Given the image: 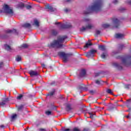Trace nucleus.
<instances>
[{"mask_svg": "<svg viewBox=\"0 0 131 131\" xmlns=\"http://www.w3.org/2000/svg\"><path fill=\"white\" fill-rule=\"evenodd\" d=\"M95 83H96L97 84H100L101 80H95Z\"/></svg>", "mask_w": 131, "mask_h": 131, "instance_id": "nucleus-38", "label": "nucleus"}, {"mask_svg": "<svg viewBox=\"0 0 131 131\" xmlns=\"http://www.w3.org/2000/svg\"><path fill=\"white\" fill-rule=\"evenodd\" d=\"M3 8L4 10V13L6 14H9V15H11V16H13V15H14V11H13V9H10L9 5L5 4L4 5Z\"/></svg>", "mask_w": 131, "mask_h": 131, "instance_id": "nucleus-5", "label": "nucleus"}, {"mask_svg": "<svg viewBox=\"0 0 131 131\" xmlns=\"http://www.w3.org/2000/svg\"><path fill=\"white\" fill-rule=\"evenodd\" d=\"M83 91H88V87L86 86L85 85H84L83 88Z\"/></svg>", "mask_w": 131, "mask_h": 131, "instance_id": "nucleus-47", "label": "nucleus"}, {"mask_svg": "<svg viewBox=\"0 0 131 131\" xmlns=\"http://www.w3.org/2000/svg\"><path fill=\"white\" fill-rule=\"evenodd\" d=\"M2 102H0V106H5L8 102L10 101V98H3L2 99Z\"/></svg>", "mask_w": 131, "mask_h": 131, "instance_id": "nucleus-10", "label": "nucleus"}, {"mask_svg": "<svg viewBox=\"0 0 131 131\" xmlns=\"http://www.w3.org/2000/svg\"><path fill=\"white\" fill-rule=\"evenodd\" d=\"M28 73L29 74H30L31 77H32L33 76H38V72L36 71L31 70L28 72Z\"/></svg>", "mask_w": 131, "mask_h": 131, "instance_id": "nucleus-12", "label": "nucleus"}, {"mask_svg": "<svg viewBox=\"0 0 131 131\" xmlns=\"http://www.w3.org/2000/svg\"><path fill=\"white\" fill-rule=\"evenodd\" d=\"M71 27H72V26L70 24H62L60 26V29H66L67 28H71Z\"/></svg>", "mask_w": 131, "mask_h": 131, "instance_id": "nucleus-9", "label": "nucleus"}, {"mask_svg": "<svg viewBox=\"0 0 131 131\" xmlns=\"http://www.w3.org/2000/svg\"><path fill=\"white\" fill-rule=\"evenodd\" d=\"M59 98L61 99V100H63V96H60Z\"/></svg>", "mask_w": 131, "mask_h": 131, "instance_id": "nucleus-58", "label": "nucleus"}, {"mask_svg": "<svg viewBox=\"0 0 131 131\" xmlns=\"http://www.w3.org/2000/svg\"><path fill=\"white\" fill-rule=\"evenodd\" d=\"M93 46L92 43H86L85 45L84 46V49H88L89 47Z\"/></svg>", "mask_w": 131, "mask_h": 131, "instance_id": "nucleus-29", "label": "nucleus"}, {"mask_svg": "<svg viewBox=\"0 0 131 131\" xmlns=\"http://www.w3.org/2000/svg\"><path fill=\"white\" fill-rule=\"evenodd\" d=\"M85 74H86V71L85 69H82L81 70L79 75L80 77H83Z\"/></svg>", "mask_w": 131, "mask_h": 131, "instance_id": "nucleus-14", "label": "nucleus"}, {"mask_svg": "<svg viewBox=\"0 0 131 131\" xmlns=\"http://www.w3.org/2000/svg\"><path fill=\"white\" fill-rule=\"evenodd\" d=\"M112 109H114V107H110V108L108 109L109 111H111V110H112Z\"/></svg>", "mask_w": 131, "mask_h": 131, "instance_id": "nucleus-52", "label": "nucleus"}, {"mask_svg": "<svg viewBox=\"0 0 131 131\" xmlns=\"http://www.w3.org/2000/svg\"><path fill=\"white\" fill-rule=\"evenodd\" d=\"M118 102H119V101H117L115 102V104H117V103H118Z\"/></svg>", "mask_w": 131, "mask_h": 131, "instance_id": "nucleus-59", "label": "nucleus"}, {"mask_svg": "<svg viewBox=\"0 0 131 131\" xmlns=\"http://www.w3.org/2000/svg\"><path fill=\"white\" fill-rule=\"evenodd\" d=\"M113 3L115 5H117V4H118V1L117 0H114Z\"/></svg>", "mask_w": 131, "mask_h": 131, "instance_id": "nucleus-44", "label": "nucleus"}, {"mask_svg": "<svg viewBox=\"0 0 131 131\" xmlns=\"http://www.w3.org/2000/svg\"><path fill=\"white\" fill-rule=\"evenodd\" d=\"M58 55L59 57H62L63 62L66 63L68 61V58L70 56H72V54H66L64 52H60L58 53Z\"/></svg>", "mask_w": 131, "mask_h": 131, "instance_id": "nucleus-4", "label": "nucleus"}, {"mask_svg": "<svg viewBox=\"0 0 131 131\" xmlns=\"http://www.w3.org/2000/svg\"><path fill=\"white\" fill-rule=\"evenodd\" d=\"M72 107L71 106V104H68L66 106V110L67 111H71L72 110Z\"/></svg>", "mask_w": 131, "mask_h": 131, "instance_id": "nucleus-20", "label": "nucleus"}, {"mask_svg": "<svg viewBox=\"0 0 131 131\" xmlns=\"http://www.w3.org/2000/svg\"><path fill=\"white\" fill-rule=\"evenodd\" d=\"M63 131H70V129L67 128V129H64Z\"/></svg>", "mask_w": 131, "mask_h": 131, "instance_id": "nucleus-51", "label": "nucleus"}, {"mask_svg": "<svg viewBox=\"0 0 131 131\" xmlns=\"http://www.w3.org/2000/svg\"><path fill=\"white\" fill-rule=\"evenodd\" d=\"M46 114L48 116H49V115H52V112L50 111H47L45 112Z\"/></svg>", "mask_w": 131, "mask_h": 131, "instance_id": "nucleus-35", "label": "nucleus"}, {"mask_svg": "<svg viewBox=\"0 0 131 131\" xmlns=\"http://www.w3.org/2000/svg\"><path fill=\"white\" fill-rule=\"evenodd\" d=\"M34 23L35 25L36 26V27H39V22H38V20H35L34 21Z\"/></svg>", "mask_w": 131, "mask_h": 131, "instance_id": "nucleus-31", "label": "nucleus"}, {"mask_svg": "<svg viewBox=\"0 0 131 131\" xmlns=\"http://www.w3.org/2000/svg\"><path fill=\"white\" fill-rule=\"evenodd\" d=\"M42 67H45L46 66V65L45 64H42Z\"/></svg>", "mask_w": 131, "mask_h": 131, "instance_id": "nucleus-61", "label": "nucleus"}, {"mask_svg": "<svg viewBox=\"0 0 131 131\" xmlns=\"http://www.w3.org/2000/svg\"><path fill=\"white\" fill-rule=\"evenodd\" d=\"M84 86V85L83 84H82L81 85H79L78 87V91H82L83 90V87Z\"/></svg>", "mask_w": 131, "mask_h": 131, "instance_id": "nucleus-34", "label": "nucleus"}, {"mask_svg": "<svg viewBox=\"0 0 131 131\" xmlns=\"http://www.w3.org/2000/svg\"><path fill=\"white\" fill-rule=\"evenodd\" d=\"M22 98H23V95L20 94L17 97L16 99H17V100H21Z\"/></svg>", "mask_w": 131, "mask_h": 131, "instance_id": "nucleus-36", "label": "nucleus"}, {"mask_svg": "<svg viewBox=\"0 0 131 131\" xmlns=\"http://www.w3.org/2000/svg\"><path fill=\"white\" fill-rule=\"evenodd\" d=\"M102 73L101 72H99V73H97L95 74V77H97V76H99L100 75H101Z\"/></svg>", "mask_w": 131, "mask_h": 131, "instance_id": "nucleus-45", "label": "nucleus"}, {"mask_svg": "<svg viewBox=\"0 0 131 131\" xmlns=\"http://www.w3.org/2000/svg\"><path fill=\"white\" fill-rule=\"evenodd\" d=\"M59 24H60V23L59 22L55 23V25H59Z\"/></svg>", "mask_w": 131, "mask_h": 131, "instance_id": "nucleus-56", "label": "nucleus"}, {"mask_svg": "<svg viewBox=\"0 0 131 131\" xmlns=\"http://www.w3.org/2000/svg\"><path fill=\"white\" fill-rule=\"evenodd\" d=\"M126 118H128L129 117L128 115H127V116H126Z\"/></svg>", "mask_w": 131, "mask_h": 131, "instance_id": "nucleus-62", "label": "nucleus"}, {"mask_svg": "<svg viewBox=\"0 0 131 131\" xmlns=\"http://www.w3.org/2000/svg\"><path fill=\"white\" fill-rule=\"evenodd\" d=\"M22 27H24V28H31V25L29 23H25L22 25Z\"/></svg>", "mask_w": 131, "mask_h": 131, "instance_id": "nucleus-17", "label": "nucleus"}, {"mask_svg": "<svg viewBox=\"0 0 131 131\" xmlns=\"http://www.w3.org/2000/svg\"><path fill=\"white\" fill-rule=\"evenodd\" d=\"M103 28H109L110 27V25L108 24H105L102 25Z\"/></svg>", "mask_w": 131, "mask_h": 131, "instance_id": "nucleus-32", "label": "nucleus"}, {"mask_svg": "<svg viewBox=\"0 0 131 131\" xmlns=\"http://www.w3.org/2000/svg\"><path fill=\"white\" fill-rule=\"evenodd\" d=\"M90 93L91 95H94V94H95V93H96V91H94V90H90Z\"/></svg>", "mask_w": 131, "mask_h": 131, "instance_id": "nucleus-40", "label": "nucleus"}, {"mask_svg": "<svg viewBox=\"0 0 131 131\" xmlns=\"http://www.w3.org/2000/svg\"><path fill=\"white\" fill-rule=\"evenodd\" d=\"M17 117H18V115L16 114H14L11 116V121H14V120H15V119H17Z\"/></svg>", "mask_w": 131, "mask_h": 131, "instance_id": "nucleus-19", "label": "nucleus"}, {"mask_svg": "<svg viewBox=\"0 0 131 131\" xmlns=\"http://www.w3.org/2000/svg\"><path fill=\"white\" fill-rule=\"evenodd\" d=\"M84 22H89V21H90V19L84 18Z\"/></svg>", "mask_w": 131, "mask_h": 131, "instance_id": "nucleus-48", "label": "nucleus"}, {"mask_svg": "<svg viewBox=\"0 0 131 131\" xmlns=\"http://www.w3.org/2000/svg\"><path fill=\"white\" fill-rule=\"evenodd\" d=\"M100 33H101V31L100 30H96V34L97 35H99V34H100Z\"/></svg>", "mask_w": 131, "mask_h": 131, "instance_id": "nucleus-43", "label": "nucleus"}, {"mask_svg": "<svg viewBox=\"0 0 131 131\" xmlns=\"http://www.w3.org/2000/svg\"><path fill=\"white\" fill-rule=\"evenodd\" d=\"M96 53H97V50L92 49L86 54V56L88 58H93V57L95 56Z\"/></svg>", "mask_w": 131, "mask_h": 131, "instance_id": "nucleus-7", "label": "nucleus"}, {"mask_svg": "<svg viewBox=\"0 0 131 131\" xmlns=\"http://www.w3.org/2000/svg\"><path fill=\"white\" fill-rule=\"evenodd\" d=\"M19 49H27L28 45L27 44L24 43L19 47Z\"/></svg>", "mask_w": 131, "mask_h": 131, "instance_id": "nucleus-24", "label": "nucleus"}, {"mask_svg": "<svg viewBox=\"0 0 131 131\" xmlns=\"http://www.w3.org/2000/svg\"><path fill=\"white\" fill-rule=\"evenodd\" d=\"M106 93L107 94H110V95H113V92H112V90L110 89H108L106 90Z\"/></svg>", "mask_w": 131, "mask_h": 131, "instance_id": "nucleus-30", "label": "nucleus"}, {"mask_svg": "<svg viewBox=\"0 0 131 131\" xmlns=\"http://www.w3.org/2000/svg\"><path fill=\"white\" fill-rule=\"evenodd\" d=\"M88 113L90 115L89 118H91L92 119H93V118H94V115H95V114H94L95 113V112L92 111L91 112H88Z\"/></svg>", "mask_w": 131, "mask_h": 131, "instance_id": "nucleus-25", "label": "nucleus"}, {"mask_svg": "<svg viewBox=\"0 0 131 131\" xmlns=\"http://www.w3.org/2000/svg\"><path fill=\"white\" fill-rule=\"evenodd\" d=\"M128 115L129 117H130V115H131L130 113H129V114H128Z\"/></svg>", "mask_w": 131, "mask_h": 131, "instance_id": "nucleus-63", "label": "nucleus"}, {"mask_svg": "<svg viewBox=\"0 0 131 131\" xmlns=\"http://www.w3.org/2000/svg\"><path fill=\"white\" fill-rule=\"evenodd\" d=\"M98 49L102 52L106 51V46L103 45H99Z\"/></svg>", "mask_w": 131, "mask_h": 131, "instance_id": "nucleus-15", "label": "nucleus"}, {"mask_svg": "<svg viewBox=\"0 0 131 131\" xmlns=\"http://www.w3.org/2000/svg\"><path fill=\"white\" fill-rule=\"evenodd\" d=\"M3 67H4V62H0V69L1 68H3Z\"/></svg>", "mask_w": 131, "mask_h": 131, "instance_id": "nucleus-41", "label": "nucleus"}, {"mask_svg": "<svg viewBox=\"0 0 131 131\" xmlns=\"http://www.w3.org/2000/svg\"><path fill=\"white\" fill-rule=\"evenodd\" d=\"M107 56H108V54L107 53V52H103L101 54V57L102 58V59H106V57H107Z\"/></svg>", "mask_w": 131, "mask_h": 131, "instance_id": "nucleus-23", "label": "nucleus"}, {"mask_svg": "<svg viewBox=\"0 0 131 131\" xmlns=\"http://www.w3.org/2000/svg\"><path fill=\"white\" fill-rule=\"evenodd\" d=\"M123 48H124V45H120V46H119L120 50H122L123 49Z\"/></svg>", "mask_w": 131, "mask_h": 131, "instance_id": "nucleus-42", "label": "nucleus"}, {"mask_svg": "<svg viewBox=\"0 0 131 131\" xmlns=\"http://www.w3.org/2000/svg\"><path fill=\"white\" fill-rule=\"evenodd\" d=\"M6 33H10V34H16L18 35V31H17V30L13 29V30H7L6 31Z\"/></svg>", "mask_w": 131, "mask_h": 131, "instance_id": "nucleus-11", "label": "nucleus"}, {"mask_svg": "<svg viewBox=\"0 0 131 131\" xmlns=\"http://www.w3.org/2000/svg\"><path fill=\"white\" fill-rule=\"evenodd\" d=\"M47 9H48V10H50L51 11V12H54V11H55L54 10V8H53V7H52L51 6H47Z\"/></svg>", "mask_w": 131, "mask_h": 131, "instance_id": "nucleus-33", "label": "nucleus"}, {"mask_svg": "<svg viewBox=\"0 0 131 131\" xmlns=\"http://www.w3.org/2000/svg\"><path fill=\"white\" fill-rule=\"evenodd\" d=\"M51 34L53 36H56L58 35V31L56 30H51Z\"/></svg>", "mask_w": 131, "mask_h": 131, "instance_id": "nucleus-18", "label": "nucleus"}, {"mask_svg": "<svg viewBox=\"0 0 131 131\" xmlns=\"http://www.w3.org/2000/svg\"><path fill=\"white\" fill-rule=\"evenodd\" d=\"M56 92V90L55 89H53L52 91L50 92H49L47 96H50V97H52V96H54V94Z\"/></svg>", "mask_w": 131, "mask_h": 131, "instance_id": "nucleus-21", "label": "nucleus"}, {"mask_svg": "<svg viewBox=\"0 0 131 131\" xmlns=\"http://www.w3.org/2000/svg\"><path fill=\"white\" fill-rule=\"evenodd\" d=\"M67 2L68 3H69V2H71V0H67Z\"/></svg>", "mask_w": 131, "mask_h": 131, "instance_id": "nucleus-60", "label": "nucleus"}, {"mask_svg": "<svg viewBox=\"0 0 131 131\" xmlns=\"http://www.w3.org/2000/svg\"><path fill=\"white\" fill-rule=\"evenodd\" d=\"M4 47L6 51H12V48H11V46L8 45L7 44H5L4 45Z\"/></svg>", "mask_w": 131, "mask_h": 131, "instance_id": "nucleus-22", "label": "nucleus"}, {"mask_svg": "<svg viewBox=\"0 0 131 131\" xmlns=\"http://www.w3.org/2000/svg\"><path fill=\"white\" fill-rule=\"evenodd\" d=\"M64 12L67 13V12H69V10L68 9L66 8V9H64Z\"/></svg>", "mask_w": 131, "mask_h": 131, "instance_id": "nucleus-50", "label": "nucleus"}, {"mask_svg": "<svg viewBox=\"0 0 131 131\" xmlns=\"http://www.w3.org/2000/svg\"><path fill=\"white\" fill-rule=\"evenodd\" d=\"M102 6H103V0H97L93 6H89L86 9V11L84 12V14L88 15V14H91L94 11L98 13V12H100L102 10Z\"/></svg>", "mask_w": 131, "mask_h": 131, "instance_id": "nucleus-1", "label": "nucleus"}, {"mask_svg": "<svg viewBox=\"0 0 131 131\" xmlns=\"http://www.w3.org/2000/svg\"><path fill=\"white\" fill-rule=\"evenodd\" d=\"M26 8L27 10H30L32 8V6H31V5H27L26 6Z\"/></svg>", "mask_w": 131, "mask_h": 131, "instance_id": "nucleus-37", "label": "nucleus"}, {"mask_svg": "<svg viewBox=\"0 0 131 131\" xmlns=\"http://www.w3.org/2000/svg\"><path fill=\"white\" fill-rule=\"evenodd\" d=\"M17 110L18 112H22L23 111V110L24 109V105L21 104L19 106H17Z\"/></svg>", "mask_w": 131, "mask_h": 131, "instance_id": "nucleus-16", "label": "nucleus"}, {"mask_svg": "<svg viewBox=\"0 0 131 131\" xmlns=\"http://www.w3.org/2000/svg\"><path fill=\"white\" fill-rule=\"evenodd\" d=\"M94 25L89 24L88 25L86 26V27H82L80 29V31L81 32H84V31H85V30L89 29V30H91L92 28H93Z\"/></svg>", "mask_w": 131, "mask_h": 131, "instance_id": "nucleus-6", "label": "nucleus"}, {"mask_svg": "<svg viewBox=\"0 0 131 131\" xmlns=\"http://www.w3.org/2000/svg\"><path fill=\"white\" fill-rule=\"evenodd\" d=\"M18 8H20V9H22L25 7V4L24 3L20 2L19 3V4L17 5Z\"/></svg>", "mask_w": 131, "mask_h": 131, "instance_id": "nucleus-26", "label": "nucleus"}, {"mask_svg": "<svg viewBox=\"0 0 131 131\" xmlns=\"http://www.w3.org/2000/svg\"><path fill=\"white\" fill-rule=\"evenodd\" d=\"M128 112H129V113H131V107H129V109H128Z\"/></svg>", "mask_w": 131, "mask_h": 131, "instance_id": "nucleus-55", "label": "nucleus"}, {"mask_svg": "<svg viewBox=\"0 0 131 131\" xmlns=\"http://www.w3.org/2000/svg\"><path fill=\"white\" fill-rule=\"evenodd\" d=\"M21 60H22V58L20 55H17L15 57V61H16V62H20Z\"/></svg>", "mask_w": 131, "mask_h": 131, "instance_id": "nucleus-28", "label": "nucleus"}, {"mask_svg": "<svg viewBox=\"0 0 131 131\" xmlns=\"http://www.w3.org/2000/svg\"><path fill=\"white\" fill-rule=\"evenodd\" d=\"M123 10H125V9H123V8H122V9H120V11L121 12H122V11H123Z\"/></svg>", "mask_w": 131, "mask_h": 131, "instance_id": "nucleus-57", "label": "nucleus"}, {"mask_svg": "<svg viewBox=\"0 0 131 131\" xmlns=\"http://www.w3.org/2000/svg\"><path fill=\"white\" fill-rule=\"evenodd\" d=\"M39 130H40V131H46V129L40 128L39 129Z\"/></svg>", "mask_w": 131, "mask_h": 131, "instance_id": "nucleus-49", "label": "nucleus"}, {"mask_svg": "<svg viewBox=\"0 0 131 131\" xmlns=\"http://www.w3.org/2000/svg\"><path fill=\"white\" fill-rule=\"evenodd\" d=\"M122 63L124 66L128 67L131 66V56L128 55L122 59Z\"/></svg>", "mask_w": 131, "mask_h": 131, "instance_id": "nucleus-3", "label": "nucleus"}, {"mask_svg": "<svg viewBox=\"0 0 131 131\" xmlns=\"http://www.w3.org/2000/svg\"><path fill=\"white\" fill-rule=\"evenodd\" d=\"M0 114H3V115H4V113H1Z\"/></svg>", "mask_w": 131, "mask_h": 131, "instance_id": "nucleus-64", "label": "nucleus"}, {"mask_svg": "<svg viewBox=\"0 0 131 131\" xmlns=\"http://www.w3.org/2000/svg\"><path fill=\"white\" fill-rule=\"evenodd\" d=\"M112 21L115 25V28H119V26H120V21L117 18H113Z\"/></svg>", "mask_w": 131, "mask_h": 131, "instance_id": "nucleus-8", "label": "nucleus"}, {"mask_svg": "<svg viewBox=\"0 0 131 131\" xmlns=\"http://www.w3.org/2000/svg\"><path fill=\"white\" fill-rule=\"evenodd\" d=\"M67 38L66 35L62 36L61 37H58L57 40H54L50 45H49L48 47L49 48H53L54 49H62L63 47V45L62 44V42Z\"/></svg>", "mask_w": 131, "mask_h": 131, "instance_id": "nucleus-2", "label": "nucleus"}, {"mask_svg": "<svg viewBox=\"0 0 131 131\" xmlns=\"http://www.w3.org/2000/svg\"><path fill=\"white\" fill-rule=\"evenodd\" d=\"M90 128L85 127L83 129L82 131H90Z\"/></svg>", "mask_w": 131, "mask_h": 131, "instance_id": "nucleus-39", "label": "nucleus"}, {"mask_svg": "<svg viewBox=\"0 0 131 131\" xmlns=\"http://www.w3.org/2000/svg\"><path fill=\"white\" fill-rule=\"evenodd\" d=\"M127 3L129 5H130L131 6V0L127 1Z\"/></svg>", "mask_w": 131, "mask_h": 131, "instance_id": "nucleus-53", "label": "nucleus"}, {"mask_svg": "<svg viewBox=\"0 0 131 131\" xmlns=\"http://www.w3.org/2000/svg\"><path fill=\"white\" fill-rule=\"evenodd\" d=\"M113 66L116 67L119 70H122V66L117 63H113Z\"/></svg>", "mask_w": 131, "mask_h": 131, "instance_id": "nucleus-13", "label": "nucleus"}, {"mask_svg": "<svg viewBox=\"0 0 131 131\" xmlns=\"http://www.w3.org/2000/svg\"><path fill=\"white\" fill-rule=\"evenodd\" d=\"M50 85H56V82L53 81L50 83Z\"/></svg>", "mask_w": 131, "mask_h": 131, "instance_id": "nucleus-46", "label": "nucleus"}, {"mask_svg": "<svg viewBox=\"0 0 131 131\" xmlns=\"http://www.w3.org/2000/svg\"><path fill=\"white\" fill-rule=\"evenodd\" d=\"M0 127L1 128H5V126L4 125H1Z\"/></svg>", "mask_w": 131, "mask_h": 131, "instance_id": "nucleus-54", "label": "nucleus"}, {"mask_svg": "<svg viewBox=\"0 0 131 131\" xmlns=\"http://www.w3.org/2000/svg\"><path fill=\"white\" fill-rule=\"evenodd\" d=\"M124 36V35L123 34H116V38H122Z\"/></svg>", "mask_w": 131, "mask_h": 131, "instance_id": "nucleus-27", "label": "nucleus"}]
</instances>
